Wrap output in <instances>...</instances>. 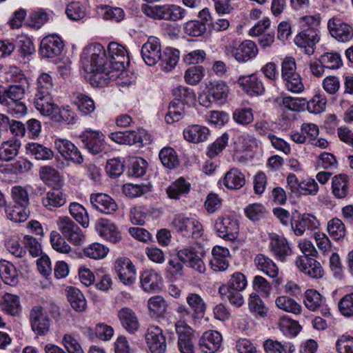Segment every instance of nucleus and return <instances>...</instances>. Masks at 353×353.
Returning a JSON list of instances; mask_svg holds the SVG:
<instances>
[{
  "instance_id": "f257e3e1",
  "label": "nucleus",
  "mask_w": 353,
  "mask_h": 353,
  "mask_svg": "<svg viewBox=\"0 0 353 353\" xmlns=\"http://www.w3.org/2000/svg\"><path fill=\"white\" fill-rule=\"evenodd\" d=\"M81 61L85 71L93 74L99 81L105 82L107 80L119 78V74H114V71L109 68L107 53L100 43H92L86 46L81 53Z\"/></svg>"
},
{
  "instance_id": "f03ea898",
  "label": "nucleus",
  "mask_w": 353,
  "mask_h": 353,
  "mask_svg": "<svg viewBox=\"0 0 353 353\" xmlns=\"http://www.w3.org/2000/svg\"><path fill=\"white\" fill-rule=\"evenodd\" d=\"M25 89L21 85H11L6 88L0 85V104L6 107L8 112L16 116L26 113L27 108L22 99Z\"/></svg>"
},
{
  "instance_id": "7ed1b4c3",
  "label": "nucleus",
  "mask_w": 353,
  "mask_h": 353,
  "mask_svg": "<svg viewBox=\"0 0 353 353\" xmlns=\"http://www.w3.org/2000/svg\"><path fill=\"white\" fill-rule=\"evenodd\" d=\"M11 195L14 205L6 211L8 218L15 223L26 221L30 215V199L27 190L20 185L14 186Z\"/></svg>"
},
{
  "instance_id": "20e7f679",
  "label": "nucleus",
  "mask_w": 353,
  "mask_h": 353,
  "mask_svg": "<svg viewBox=\"0 0 353 353\" xmlns=\"http://www.w3.org/2000/svg\"><path fill=\"white\" fill-rule=\"evenodd\" d=\"M28 319L35 335L44 336L50 332L52 321L46 307L40 305H33L29 310Z\"/></svg>"
},
{
  "instance_id": "39448f33",
  "label": "nucleus",
  "mask_w": 353,
  "mask_h": 353,
  "mask_svg": "<svg viewBox=\"0 0 353 353\" xmlns=\"http://www.w3.org/2000/svg\"><path fill=\"white\" fill-rule=\"evenodd\" d=\"M58 230L69 242L81 245L85 241V236L80 228L68 216H60L56 221Z\"/></svg>"
},
{
  "instance_id": "423d86ee",
  "label": "nucleus",
  "mask_w": 353,
  "mask_h": 353,
  "mask_svg": "<svg viewBox=\"0 0 353 353\" xmlns=\"http://www.w3.org/2000/svg\"><path fill=\"white\" fill-rule=\"evenodd\" d=\"M227 54H231L239 63H245L254 59L259 50L254 42L245 40L239 44L232 43L225 47Z\"/></svg>"
},
{
  "instance_id": "0eeeda50",
  "label": "nucleus",
  "mask_w": 353,
  "mask_h": 353,
  "mask_svg": "<svg viewBox=\"0 0 353 353\" xmlns=\"http://www.w3.org/2000/svg\"><path fill=\"white\" fill-rule=\"evenodd\" d=\"M109 68L114 71V74L120 75L123 74L125 63H128L129 58L124 46L116 42H111L108 45V55Z\"/></svg>"
},
{
  "instance_id": "6e6552de",
  "label": "nucleus",
  "mask_w": 353,
  "mask_h": 353,
  "mask_svg": "<svg viewBox=\"0 0 353 353\" xmlns=\"http://www.w3.org/2000/svg\"><path fill=\"white\" fill-rule=\"evenodd\" d=\"M172 225L178 233L187 238L196 239L202 235V225L194 218L178 216L172 221Z\"/></svg>"
},
{
  "instance_id": "1a4fd4ad",
  "label": "nucleus",
  "mask_w": 353,
  "mask_h": 353,
  "mask_svg": "<svg viewBox=\"0 0 353 353\" xmlns=\"http://www.w3.org/2000/svg\"><path fill=\"white\" fill-rule=\"evenodd\" d=\"M239 225L238 221L232 216L219 217L214 223L217 236L226 241H234L238 236Z\"/></svg>"
},
{
  "instance_id": "9d476101",
  "label": "nucleus",
  "mask_w": 353,
  "mask_h": 353,
  "mask_svg": "<svg viewBox=\"0 0 353 353\" xmlns=\"http://www.w3.org/2000/svg\"><path fill=\"white\" fill-rule=\"evenodd\" d=\"M145 339L152 353H165L166 352V339L160 327L150 325L145 332Z\"/></svg>"
},
{
  "instance_id": "9b49d317",
  "label": "nucleus",
  "mask_w": 353,
  "mask_h": 353,
  "mask_svg": "<svg viewBox=\"0 0 353 353\" xmlns=\"http://www.w3.org/2000/svg\"><path fill=\"white\" fill-rule=\"evenodd\" d=\"M81 139L85 148L93 154H97L105 148V136L100 130L86 129Z\"/></svg>"
},
{
  "instance_id": "f8f14e48",
  "label": "nucleus",
  "mask_w": 353,
  "mask_h": 353,
  "mask_svg": "<svg viewBox=\"0 0 353 353\" xmlns=\"http://www.w3.org/2000/svg\"><path fill=\"white\" fill-rule=\"evenodd\" d=\"M327 28L332 37L339 42H348L353 39V27L340 18L330 19Z\"/></svg>"
},
{
  "instance_id": "ddd939ff",
  "label": "nucleus",
  "mask_w": 353,
  "mask_h": 353,
  "mask_svg": "<svg viewBox=\"0 0 353 353\" xmlns=\"http://www.w3.org/2000/svg\"><path fill=\"white\" fill-rule=\"evenodd\" d=\"M319 40L318 30L314 28H309L301 31L295 37L294 43L298 47L304 48L305 54L311 55L314 53L315 46Z\"/></svg>"
},
{
  "instance_id": "4468645a",
  "label": "nucleus",
  "mask_w": 353,
  "mask_h": 353,
  "mask_svg": "<svg viewBox=\"0 0 353 353\" xmlns=\"http://www.w3.org/2000/svg\"><path fill=\"white\" fill-rule=\"evenodd\" d=\"M254 263L259 271L272 278L273 285L276 288L282 283V279L279 276V270L276 263L264 254H257L254 258Z\"/></svg>"
},
{
  "instance_id": "2eb2a0df",
  "label": "nucleus",
  "mask_w": 353,
  "mask_h": 353,
  "mask_svg": "<svg viewBox=\"0 0 353 353\" xmlns=\"http://www.w3.org/2000/svg\"><path fill=\"white\" fill-rule=\"evenodd\" d=\"M178 334V347L180 353H194L192 341V329L184 321H178L175 325Z\"/></svg>"
},
{
  "instance_id": "dca6fc26",
  "label": "nucleus",
  "mask_w": 353,
  "mask_h": 353,
  "mask_svg": "<svg viewBox=\"0 0 353 353\" xmlns=\"http://www.w3.org/2000/svg\"><path fill=\"white\" fill-rule=\"evenodd\" d=\"M115 270L121 281L126 285L133 284L136 281V269L130 259L121 257L114 264Z\"/></svg>"
},
{
  "instance_id": "f3484780",
  "label": "nucleus",
  "mask_w": 353,
  "mask_h": 353,
  "mask_svg": "<svg viewBox=\"0 0 353 353\" xmlns=\"http://www.w3.org/2000/svg\"><path fill=\"white\" fill-rule=\"evenodd\" d=\"M141 55L148 65H154L161 59V50L159 39L154 37L148 38L141 48Z\"/></svg>"
},
{
  "instance_id": "a211bd4d",
  "label": "nucleus",
  "mask_w": 353,
  "mask_h": 353,
  "mask_svg": "<svg viewBox=\"0 0 353 353\" xmlns=\"http://www.w3.org/2000/svg\"><path fill=\"white\" fill-rule=\"evenodd\" d=\"M56 149L67 160L76 164H81L83 158L79 149L69 140L57 139L54 141Z\"/></svg>"
},
{
  "instance_id": "6ab92c4d",
  "label": "nucleus",
  "mask_w": 353,
  "mask_h": 353,
  "mask_svg": "<svg viewBox=\"0 0 353 353\" xmlns=\"http://www.w3.org/2000/svg\"><path fill=\"white\" fill-rule=\"evenodd\" d=\"M63 49V43L57 34H51L44 37L41 42L40 53L42 57L54 58L61 54Z\"/></svg>"
},
{
  "instance_id": "aec40b11",
  "label": "nucleus",
  "mask_w": 353,
  "mask_h": 353,
  "mask_svg": "<svg viewBox=\"0 0 353 353\" xmlns=\"http://www.w3.org/2000/svg\"><path fill=\"white\" fill-rule=\"evenodd\" d=\"M179 259L187 266L194 269L196 272L203 274L206 270V267L199 255L198 252L192 248H183L177 252Z\"/></svg>"
},
{
  "instance_id": "412c9836",
  "label": "nucleus",
  "mask_w": 353,
  "mask_h": 353,
  "mask_svg": "<svg viewBox=\"0 0 353 353\" xmlns=\"http://www.w3.org/2000/svg\"><path fill=\"white\" fill-rule=\"evenodd\" d=\"M236 82L242 90L250 96L261 95L265 91L262 81L256 74L241 75Z\"/></svg>"
},
{
  "instance_id": "4be33fe9",
  "label": "nucleus",
  "mask_w": 353,
  "mask_h": 353,
  "mask_svg": "<svg viewBox=\"0 0 353 353\" xmlns=\"http://www.w3.org/2000/svg\"><path fill=\"white\" fill-rule=\"evenodd\" d=\"M222 336L214 330L205 332L199 339V348L203 353H214L221 347Z\"/></svg>"
},
{
  "instance_id": "5701e85b",
  "label": "nucleus",
  "mask_w": 353,
  "mask_h": 353,
  "mask_svg": "<svg viewBox=\"0 0 353 353\" xmlns=\"http://www.w3.org/2000/svg\"><path fill=\"white\" fill-rule=\"evenodd\" d=\"M90 201L92 207L104 214H110L117 210L115 201L106 194H92Z\"/></svg>"
},
{
  "instance_id": "b1692460",
  "label": "nucleus",
  "mask_w": 353,
  "mask_h": 353,
  "mask_svg": "<svg viewBox=\"0 0 353 353\" xmlns=\"http://www.w3.org/2000/svg\"><path fill=\"white\" fill-rule=\"evenodd\" d=\"M319 226V221L311 214H303L291 221V228L296 236H302L306 230H313Z\"/></svg>"
},
{
  "instance_id": "393cba45",
  "label": "nucleus",
  "mask_w": 353,
  "mask_h": 353,
  "mask_svg": "<svg viewBox=\"0 0 353 353\" xmlns=\"http://www.w3.org/2000/svg\"><path fill=\"white\" fill-rule=\"evenodd\" d=\"M34 105L36 109L43 116L51 117L58 110L53 94H34Z\"/></svg>"
},
{
  "instance_id": "a878e982",
  "label": "nucleus",
  "mask_w": 353,
  "mask_h": 353,
  "mask_svg": "<svg viewBox=\"0 0 353 353\" xmlns=\"http://www.w3.org/2000/svg\"><path fill=\"white\" fill-rule=\"evenodd\" d=\"M98 234L105 240L117 243L121 239V233L116 225L108 219H101L95 225Z\"/></svg>"
},
{
  "instance_id": "bb28decb",
  "label": "nucleus",
  "mask_w": 353,
  "mask_h": 353,
  "mask_svg": "<svg viewBox=\"0 0 353 353\" xmlns=\"http://www.w3.org/2000/svg\"><path fill=\"white\" fill-rule=\"evenodd\" d=\"M296 265L301 272L312 278H320L323 275L321 264L313 258L300 256L296 260Z\"/></svg>"
},
{
  "instance_id": "cd10ccee",
  "label": "nucleus",
  "mask_w": 353,
  "mask_h": 353,
  "mask_svg": "<svg viewBox=\"0 0 353 353\" xmlns=\"http://www.w3.org/2000/svg\"><path fill=\"white\" fill-rule=\"evenodd\" d=\"M325 299L316 290L309 289L305 292L303 303L305 306L311 311L321 309V313L326 316L330 314V309L324 305Z\"/></svg>"
},
{
  "instance_id": "c85d7f7f",
  "label": "nucleus",
  "mask_w": 353,
  "mask_h": 353,
  "mask_svg": "<svg viewBox=\"0 0 353 353\" xmlns=\"http://www.w3.org/2000/svg\"><path fill=\"white\" fill-rule=\"evenodd\" d=\"M117 316L122 327L129 333L134 334L139 330V319L132 309L123 307L118 311Z\"/></svg>"
},
{
  "instance_id": "c756f323",
  "label": "nucleus",
  "mask_w": 353,
  "mask_h": 353,
  "mask_svg": "<svg viewBox=\"0 0 353 353\" xmlns=\"http://www.w3.org/2000/svg\"><path fill=\"white\" fill-rule=\"evenodd\" d=\"M184 139L193 143H200L206 141L210 134V130L198 124L187 126L183 132Z\"/></svg>"
},
{
  "instance_id": "7c9ffc66",
  "label": "nucleus",
  "mask_w": 353,
  "mask_h": 353,
  "mask_svg": "<svg viewBox=\"0 0 353 353\" xmlns=\"http://www.w3.org/2000/svg\"><path fill=\"white\" fill-rule=\"evenodd\" d=\"M270 248L274 256L283 261L287 256L290 255L291 249L287 239L281 235L272 233L270 236Z\"/></svg>"
},
{
  "instance_id": "2f4dec72",
  "label": "nucleus",
  "mask_w": 353,
  "mask_h": 353,
  "mask_svg": "<svg viewBox=\"0 0 353 353\" xmlns=\"http://www.w3.org/2000/svg\"><path fill=\"white\" fill-rule=\"evenodd\" d=\"M212 258L210 264L211 268L215 272H222L228 269L229 262L227 257L230 255L228 249L216 245L212 250Z\"/></svg>"
},
{
  "instance_id": "473e14b6",
  "label": "nucleus",
  "mask_w": 353,
  "mask_h": 353,
  "mask_svg": "<svg viewBox=\"0 0 353 353\" xmlns=\"http://www.w3.org/2000/svg\"><path fill=\"white\" fill-rule=\"evenodd\" d=\"M65 203V195L59 188L51 189L41 198L43 206L50 211L61 208Z\"/></svg>"
},
{
  "instance_id": "72a5a7b5",
  "label": "nucleus",
  "mask_w": 353,
  "mask_h": 353,
  "mask_svg": "<svg viewBox=\"0 0 353 353\" xmlns=\"http://www.w3.org/2000/svg\"><path fill=\"white\" fill-rule=\"evenodd\" d=\"M228 93L229 88L224 82H214L208 87V95L205 99L208 103L216 102L221 104L225 102Z\"/></svg>"
},
{
  "instance_id": "f704fd0d",
  "label": "nucleus",
  "mask_w": 353,
  "mask_h": 353,
  "mask_svg": "<svg viewBox=\"0 0 353 353\" xmlns=\"http://www.w3.org/2000/svg\"><path fill=\"white\" fill-rule=\"evenodd\" d=\"M161 282V275L153 270H145L140 276L141 285L148 292L160 290Z\"/></svg>"
},
{
  "instance_id": "c9c22d12",
  "label": "nucleus",
  "mask_w": 353,
  "mask_h": 353,
  "mask_svg": "<svg viewBox=\"0 0 353 353\" xmlns=\"http://www.w3.org/2000/svg\"><path fill=\"white\" fill-rule=\"evenodd\" d=\"M186 303L193 312V319H201L204 316L206 304L199 294L189 293L186 296Z\"/></svg>"
},
{
  "instance_id": "e433bc0d",
  "label": "nucleus",
  "mask_w": 353,
  "mask_h": 353,
  "mask_svg": "<svg viewBox=\"0 0 353 353\" xmlns=\"http://www.w3.org/2000/svg\"><path fill=\"white\" fill-rule=\"evenodd\" d=\"M28 154L40 161L51 160L54 157V152L49 148L39 143H28L26 145Z\"/></svg>"
},
{
  "instance_id": "4c0bfd02",
  "label": "nucleus",
  "mask_w": 353,
  "mask_h": 353,
  "mask_svg": "<svg viewBox=\"0 0 353 353\" xmlns=\"http://www.w3.org/2000/svg\"><path fill=\"white\" fill-rule=\"evenodd\" d=\"M332 192L335 198L342 199L349 193L348 178L345 174L335 175L332 179Z\"/></svg>"
},
{
  "instance_id": "58836bf2",
  "label": "nucleus",
  "mask_w": 353,
  "mask_h": 353,
  "mask_svg": "<svg viewBox=\"0 0 353 353\" xmlns=\"http://www.w3.org/2000/svg\"><path fill=\"white\" fill-rule=\"evenodd\" d=\"M0 307L3 311L11 316H17L21 310L19 297L10 293L3 295Z\"/></svg>"
},
{
  "instance_id": "ea45409f",
  "label": "nucleus",
  "mask_w": 353,
  "mask_h": 353,
  "mask_svg": "<svg viewBox=\"0 0 353 353\" xmlns=\"http://www.w3.org/2000/svg\"><path fill=\"white\" fill-rule=\"evenodd\" d=\"M108 137L112 141L119 144L134 145L142 141L139 133L134 130L111 132Z\"/></svg>"
},
{
  "instance_id": "a19ab883",
  "label": "nucleus",
  "mask_w": 353,
  "mask_h": 353,
  "mask_svg": "<svg viewBox=\"0 0 353 353\" xmlns=\"http://www.w3.org/2000/svg\"><path fill=\"white\" fill-rule=\"evenodd\" d=\"M245 182V176L236 168H232L228 171L223 179L224 185L230 190H239L241 188Z\"/></svg>"
},
{
  "instance_id": "79ce46f5",
  "label": "nucleus",
  "mask_w": 353,
  "mask_h": 353,
  "mask_svg": "<svg viewBox=\"0 0 353 353\" xmlns=\"http://www.w3.org/2000/svg\"><path fill=\"white\" fill-rule=\"evenodd\" d=\"M174 100L182 103L184 106L193 104L196 100V94L192 89L184 86H178L172 90Z\"/></svg>"
},
{
  "instance_id": "37998d69",
  "label": "nucleus",
  "mask_w": 353,
  "mask_h": 353,
  "mask_svg": "<svg viewBox=\"0 0 353 353\" xmlns=\"http://www.w3.org/2000/svg\"><path fill=\"white\" fill-rule=\"evenodd\" d=\"M179 59V51L176 49L166 48L161 54L160 61L162 70L170 72L175 68Z\"/></svg>"
},
{
  "instance_id": "c03bdc74",
  "label": "nucleus",
  "mask_w": 353,
  "mask_h": 353,
  "mask_svg": "<svg viewBox=\"0 0 353 353\" xmlns=\"http://www.w3.org/2000/svg\"><path fill=\"white\" fill-rule=\"evenodd\" d=\"M159 159L163 165L172 170L179 165V159L176 152L171 147H165L162 148L159 154Z\"/></svg>"
},
{
  "instance_id": "a18cd8bd",
  "label": "nucleus",
  "mask_w": 353,
  "mask_h": 353,
  "mask_svg": "<svg viewBox=\"0 0 353 353\" xmlns=\"http://www.w3.org/2000/svg\"><path fill=\"white\" fill-rule=\"evenodd\" d=\"M20 143L16 140L3 142L0 145V158L1 161H10L19 153Z\"/></svg>"
},
{
  "instance_id": "49530a36",
  "label": "nucleus",
  "mask_w": 353,
  "mask_h": 353,
  "mask_svg": "<svg viewBox=\"0 0 353 353\" xmlns=\"http://www.w3.org/2000/svg\"><path fill=\"white\" fill-rule=\"evenodd\" d=\"M0 276L4 283L8 285H13L17 282L16 268L12 263L8 261H0Z\"/></svg>"
},
{
  "instance_id": "de8ad7c7",
  "label": "nucleus",
  "mask_w": 353,
  "mask_h": 353,
  "mask_svg": "<svg viewBox=\"0 0 353 353\" xmlns=\"http://www.w3.org/2000/svg\"><path fill=\"white\" fill-rule=\"evenodd\" d=\"M68 300L71 307L77 312H82L86 306L85 299L77 288L70 287L68 289Z\"/></svg>"
},
{
  "instance_id": "09e8293b",
  "label": "nucleus",
  "mask_w": 353,
  "mask_h": 353,
  "mask_svg": "<svg viewBox=\"0 0 353 353\" xmlns=\"http://www.w3.org/2000/svg\"><path fill=\"white\" fill-rule=\"evenodd\" d=\"M74 103L77 106L79 111L84 116L90 115L95 111L94 101L88 95L78 94Z\"/></svg>"
},
{
  "instance_id": "8fccbe9b",
  "label": "nucleus",
  "mask_w": 353,
  "mask_h": 353,
  "mask_svg": "<svg viewBox=\"0 0 353 353\" xmlns=\"http://www.w3.org/2000/svg\"><path fill=\"white\" fill-rule=\"evenodd\" d=\"M190 188V184L188 182L183 178H179L170 185L167 193L170 198L178 199L181 196L188 193Z\"/></svg>"
},
{
  "instance_id": "3c124183",
  "label": "nucleus",
  "mask_w": 353,
  "mask_h": 353,
  "mask_svg": "<svg viewBox=\"0 0 353 353\" xmlns=\"http://www.w3.org/2000/svg\"><path fill=\"white\" fill-rule=\"evenodd\" d=\"M265 351H272L278 353H293L295 350L294 345L290 342L281 343L272 339H268L263 344Z\"/></svg>"
},
{
  "instance_id": "603ef678",
  "label": "nucleus",
  "mask_w": 353,
  "mask_h": 353,
  "mask_svg": "<svg viewBox=\"0 0 353 353\" xmlns=\"http://www.w3.org/2000/svg\"><path fill=\"white\" fill-rule=\"evenodd\" d=\"M185 114V106L179 102L172 101L170 103L165 119L168 123H172L182 119Z\"/></svg>"
},
{
  "instance_id": "864d4df0",
  "label": "nucleus",
  "mask_w": 353,
  "mask_h": 353,
  "mask_svg": "<svg viewBox=\"0 0 353 353\" xmlns=\"http://www.w3.org/2000/svg\"><path fill=\"white\" fill-rule=\"evenodd\" d=\"M54 84L51 76L48 73L41 74L37 80L34 94H53Z\"/></svg>"
},
{
  "instance_id": "5fc2aeb1",
  "label": "nucleus",
  "mask_w": 353,
  "mask_h": 353,
  "mask_svg": "<svg viewBox=\"0 0 353 353\" xmlns=\"http://www.w3.org/2000/svg\"><path fill=\"white\" fill-rule=\"evenodd\" d=\"M69 211L72 216L79 222L83 228L89 225V217L85 208L77 202L70 204Z\"/></svg>"
},
{
  "instance_id": "6e6d98bb",
  "label": "nucleus",
  "mask_w": 353,
  "mask_h": 353,
  "mask_svg": "<svg viewBox=\"0 0 353 353\" xmlns=\"http://www.w3.org/2000/svg\"><path fill=\"white\" fill-rule=\"evenodd\" d=\"M276 307L285 312L293 314H299L301 306L294 299L287 296H280L275 300Z\"/></svg>"
},
{
  "instance_id": "4d7b16f0",
  "label": "nucleus",
  "mask_w": 353,
  "mask_h": 353,
  "mask_svg": "<svg viewBox=\"0 0 353 353\" xmlns=\"http://www.w3.org/2000/svg\"><path fill=\"white\" fill-rule=\"evenodd\" d=\"M51 118L58 122L73 124L76 122L77 116L69 105H66L61 108L58 107V110L53 113Z\"/></svg>"
},
{
  "instance_id": "13d9d810",
  "label": "nucleus",
  "mask_w": 353,
  "mask_h": 353,
  "mask_svg": "<svg viewBox=\"0 0 353 353\" xmlns=\"http://www.w3.org/2000/svg\"><path fill=\"white\" fill-rule=\"evenodd\" d=\"M242 290L228 289L225 285L219 288V292L222 296H225L232 305L239 307L244 303V299L241 294Z\"/></svg>"
},
{
  "instance_id": "bf43d9fd",
  "label": "nucleus",
  "mask_w": 353,
  "mask_h": 353,
  "mask_svg": "<svg viewBox=\"0 0 353 353\" xmlns=\"http://www.w3.org/2000/svg\"><path fill=\"white\" fill-rule=\"evenodd\" d=\"M249 310L261 317H265L268 314V308L256 293H252L248 299Z\"/></svg>"
},
{
  "instance_id": "052dcab7",
  "label": "nucleus",
  "mask_w": 353,
  "mask_h": 353,
  "mask_svg": "<svg viewBox=\"0 0 353 353\" xmlns=\"http://www.w3.org/2000/svg\"><path fill=\"white\" fill-rule=\"evenodd\" d=\"M320 62L325 68L336 70L343 65L341 55L336 52H326L320 57Z\"/></svg>"
},
{
  "instance_id": "680f3d73",
  "label": "nucleus",
  "mask_w": 353,
  "mask_h": 353,
  "mask_svg": "<svg viewBox=\"0 0 353 353\" xmlns=\"http://www.w3.org/2000/svg\"><path fill=\"white\" fill-rule=\"evenodd\" d=\"M108 252L107 247L99 243H93L83 250L87 257L96 260L103 259Z\"/></svg>"
},
{
  "instance_id": "e2e57ef3",
  "label": "nucleus",
  "mask_w": 353,
  "mask_h": 353,
  "mask_svg": "<svg viewBox=\"0 0 353 353\" xmlns=\"http://www.w3.org/2000/svg\"><path fill=\"white\" fill-rule=\"evenodd\" d=\"M327 231L330 235L336 240L343 239L345 235V227L342 221L333 218L327 223Z\"/></svg>"
},
{
  "instance_id": "0e129e2a",
  "label": "nucleus",
  "mask_w": 353,
  "mask_h": 353,
  "mask_svg": "<svg viewBox=\"0 0 353 353\" xmlns=\"http://www.w3.org/2000/svg\"><path fill=\"white\" fill-rule=\"evenodd\" d=\"M278 325L279 330L284 334L296 336L301 330V327L298 325L296 321H293L285 316L279 319Z\"/></svg>"
},
{
  "instance_id": "69168bd1",
  "label": "nucleus",
  "mask_w": 353,
  "mask_h": 353,
  "mask_svg": "<svg viewBox=\"0 0 353 353\" xmlns=\"http://www.w3.org/2000/svg\"><path fill=\"white\" fill-rule=\"evenodd\" d=\"M65 239L57 231H52L50 233V243L53 249L60 253H69L71 247L67 243Z\"/></svg>"
},
{
  "instance_id": "338daca9",
  "label": "nucleus",
  "mask_w": 353,
  "mask_h": 353,
  "mask_svg": "<svg viewBox=\"0 0 353 353\" xmlns=\"http://www.w3.org/2000/svg\"><path fill=\"white\" fill-rule=\"evenodd\" d=\"M168 305L167 301L161 296H154L148 301V308L157 315H162L166 312Z\"/></svg>"
},
{
  "instance_id": "774afa93",
  "label": "nucleus",
  "mask_w": 353,
  "mask_h": 353,
  "mask_svg": "<svg viewBox=\"0 0 353 353\" xmlns=\"http://www.w3.org/2000/svg\"><path fill=\"white\" fill-rule=\"evenodd\" d=\"M65 14L69 19L78 21L85 16L86 10L80 2L72 1L67 6Z\"/></svg>"
}]
</instances>
